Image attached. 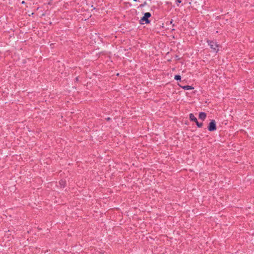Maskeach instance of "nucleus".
Segmentation results:
<instances>
[{
	"label": "nucleus",
	"mask_w": 254,
	"mask_h": 254,
	"mask_svg": "<svg viewBox=\"0 0 254 254\" xmlns=\"http://www.w3.org/2000/svg\"><path fill=\"white\" fill-rule=\"evenodd\" d=\"M207 43L210 46L211 49L213 50L214 52L217 53L219 51V46L216 43L211 41H207Z\"/></svg>",
	"instance_id": "obj_1"
},
{
	"label": "nucleus",
	"mask_w": 254,
	"mask_h": 254,
	"mask_svg": "<svg viewBox=\"0 0 254 254\" xmlns=\"http://www.w3.org/2000/svg\"><path fill=\"white\" fill-rule=\"evenodd\" d=\"M151 16V14L149 12H146L144 13V16L141 18V21L142 22H145V23H149L150 21L148 19L149 17Z\"/></svg>",
	"instance_id": "obj_2"
},
{
	"label": "nucleus",
	"mask_w": 254,
	"mask_h": 254,
	"mask_svg": "<svg viewBox=\"0 0 254 254\" xmlns=\"http://www.w3.org/2000/svg\"><path fill=\"white\" fill-rule=\"evenodd\" d=\"M208 130L210 131L215 130L216 129V123L214 120H212L208 126Z\"/></svg>",
	"instance_id": "obj_3"
},
{
	"label": "nucleus",
	"mask_w": 254,
	"mask_h": 254,
	"mask_svg": "<svg viewBox=\"0 0 254 254\" xmlns=\"http://www.w3.org/2000/svg\"><path fill=\"white\" fill-rule=\"evenodd\" d=\"M206 114L205 113L201 112L199 113V119H200L202 120H204L206 118Z\"/></svg>",
	"instance_id": "obj_4"
},
{
	"label": "nucleus",
	"mask_w": 254,
	"mask_h": 254,
	"mask_svg": "<svg viewBox=\"0 0 254 254\" xmlns=\"http://www.w3.org/2000/svg\"><path fill=\"white\" fill-rule=\"evenodd\" d=\"M190 119L191 120V121H193L195 122H197V119L195 117V116H194V115L193 114H190Z\"/></svg>",
	"instance_id": "obj_5"
},
{
	"label": "nucleus",
	"mask_w": 254,
	"mask_h": 254,
	"mask_svg": "<svg viewBox=\"0 0 254 254\" xmlns=\"http://www.w3.org/2000/svg\"><path fill=\"white\" fill-rule=\"evenodd\" d=\"M182 87L185 89V90H191V89H193V88L190 86H189V85H186V86H182Z\"/></svg>",
	"instance_id": "obj_6"
},
{
	"label": "nucleus",
	"mask_w": 254,
	"mask_h": 254,
	"mask_svg": "<svg viewBox=\"0 0 254 254\" xmlns=\"http://www.w3.org/2000/svg\"><path fill=\"white\" fill-rule=\"evenodd\" d=\"M60 184L61 185L62 187H64L65 184V182L64 180H61L60 182Z\"/></svg>",
	"instance_id": "obj_7"
},
{
	"label": "nucleus",
	"mask_w": 254,
	"mask_h": 254,
	"mask_svg": "<svg viewBox=\"0 0 254 254\" xmlns=\"http://www.w3.org/2000/svg\"><path fill=\"white\" fill-rule=\"evenodd\" d=\"M195 123H196V125L198 127H202V125H203V123H199V122H198L197 121V122H195Z\"/></svg>",
	"instance_id": "obj_8"
},
{
	"label": "nucleus",
	"mask_w": 254,
	"mask_h": 254,
	"mask_svg": "<svg viewBox=\"0 0 254 254\" xmlns=\"http://www.w3.org/2000/svg\"><path fill=\"white\" fill-rule=\"evenodd\" d=\"M174 78L176 79V80H181V76L180 75H176L175 76V77Z\"/></svg>",
	"instance_id": "obj_9"
},
{
	"label": "nucleus",
	"mask_w": 254,
	"mask_h": 254,
	"mask_svg": "<svg viewBox=\"0 0 254 254\" xmlns=\"http://www.w3.org/2000/svg\"><path fill=\"white\" fill-rule=\"evenodd\" d=\"M181 0H176V3H177V4H178L179 3H181Z\"/></svg>",
	"instance_id": "obj_10"
},
{
	"label": "nucleus",
	"mask_w": 254,
	"mask_h": 254,
	"mask_svg": "<svg viewBox=\"0 0 254 254\" xmlns=\"http://www.w3.org/2000/svg\"><path fill=\"white\" fill-rule=\"evenodd\" d=\"M110 120V118H107V120Z\"/></svg>",
	"instance_id": "obj_11"
},
{
	"label": "nucleus",
	"mask_w": 254,
	"mask_h": 254,
	"mask_svg": "<svg viewBox=\"0 0 254 254\" xmlns=\"http://www.w3.org/2000/svg\"><path fill=\"white\" fill-rule=\"evenodd\" d=\"M133 0L135 1H136L137 0Z\"/></svg>",
	"instance_id": "obj_12"
}]
</instances>
